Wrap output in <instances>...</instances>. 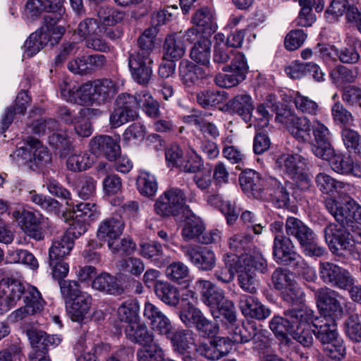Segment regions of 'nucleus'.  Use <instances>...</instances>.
<instances>
[{
  "mask_svg": "<svg viewBox=\"0 0 361 361\" xmlns=\"http://www.w3.org/2000/svg\"><path fill=\"white\" fill-rule=\"evenodd\" d=\"M66 310L73 322H81L89 312L92 305V297L87 293L79 295L71 300H66Z\"/></svg>",
  "mask_w": 361,
  "mask_h": 361,
  "instance_id": "obj_27",
  "label": "nucleus"
},
{
  "mask_svg": "<svg viewBox=\"0 0 361 361\" xmlns=\"http://www.w3.org/2000/svg\"><path fill=\"white\" fill-rule=\"evenodd\" d=\"M185 202L183 191L173 188L166 190L156 200L154 210L161 216H177L183 209Z\"/></svg>",
  "mask_w": 361,
  "mask_h": 361,
  "instance_id": "obj_8",
  "label": "nucleus"
},
{
  "mask_svg": "<svg viewBox=\"0 0 361 361\" xmlns=\"http://www.w3.org/2000/svg\"><path fill=\"white\" fill-rule=\"evenodd\" d=\"M93 158L86 152L73 154L67 159V168L74 172L85 171L93 164Z\"/></svg>",
  "mask_w": 361,
  "mask_h": 361,
  "instance_id": "obj_57",
  "label": "nucleus"
},
{
  "mask_svg": "<svg viewBox=\"0 0 361 361\" xmlns=\"http://www.w3.org/2000/svg\"><path fill=\"white\" fill-rule=\"evenodd\" d=\"M140 253L158 267H164L170 262V258L164 253L161 244L157 241L142 243Z\"/></svg>",
  "mask_w": 361,
  "mask_h": 361,
  "instance_id": "obj_29",
  "label": "nucleus"
},
{
  "mask_svg": "<svg viewBox=\"0 0 361 361\" xmlns=\"http://www.w3.org/2000/svg\"><path fill=\"white\" fill-rule=\"evenodd\" d=\"M315 183L320 192L329 195L340 193L347 183L338 181L325 173H319L315 177Z\"/></svg>",
  "mask_w": 361,
  "mask_h": 361,
  "instance_id": "obj_39",
  "label": "nucleus"
},
{
  "mask_svg": "<svg viewBox=\"0 0 361 361\" xmlns=\"http://www.w3.org/2000/svg\"><path fill=\"white\" fill-rule=\"evenodd\" d=\"M91 152L98 157H103L109 161L116 160L121 154L119 136L97 135L90 141Z\"/></svg>",
  "mask_w": 361,
  "mask_h": 361,
  "instance_id": "obj_13",
  "label": "nucleus"
},
{
  "mask_svg": "<svg viewBox=\"0 0 361 361\" xmlns=\"http://www.w3.org/2000/svg\"><path fill=\"white\" fill-rule=\"evenodd\" d=\"M192 23L197 26L202 27V32L208 34L214 33L217 28L214 13L207 7H202L197 10L192 17Z\"/></svg>",
  "mask_w": 361,
  "mask_h": 361,
  "instance_id": "obj_43",
  "label": "nucleus"
},
{
  "mask_svg": "<svg viewBox=\"0 0 361 361\" xmlns=\"http://www.w3.org/2000/svg\"><path fill=\"white\" fill-rule=\"evenodd\" d=\"M258 330L255 323L247 322L242 326L236 324L228 334L233 336L235 343H245L252 341Z\"/></svg>",
  "mask_w": 361,
  "mask_h": 361,
  "instance_id": "obj_49",
  "label": "nucleus"
},
{
  "mask_svg": "<svg viewBox=\"0 0 361 361\" xmlns=\"http://www.w3.org/2000/svg\"><path fill=\"white\" fill-rule=\"evenodd\" d=\"M237 260L241 267V271L248 270L251 272L257 271L262 274L268 271L267 259L259 252H257L254 255L242 253L240 255H237Z\"/></svg>",
  "mask_w": 361,
  "mask_h": 361,
  "instance_id": "obj_36",
  "label": "nucleus"
},
{
  "mask_svg": "<svg viewBox=\"0 0 361 361\" xmlns=\"http://www.w3.org/2000/svg\"><path fill=\"white\" fill-rule=\"evenodd\" d=\"M50 34L42 29L32 33L24 44L25 54L28 57L37 54L49 41Z\"/></svg>",
  "mask_w": 361,
  "mask_h": 361,
  "instance_id": "obj_41",
  "label": "nucleus"
},
{
  "mask_svg": "<svg viewBox=\"0 0 361 361\" xmlns=\"http://www.w3.org/2000/svg\"><path fill=\"white\" fill-rule=\"evenodd\" d=\"M124 226V221L120 216L108 217L99 224L97 238L101 243L108 245L121 235Z\"/></svg>",
  "mask_w": 361,
  "mask_h": 361,
  "instance_id": "obj_23",
  "label": "nucleus"
},
{
  "mask_svg": "<svg viewBox=\"0 0 361 361\" xmlns=\"http://www.w3.org/2000/svg\"><path fill=\"white\" fill-rule=\"evenodd\" d=\"M140 193L145 197H151L155 195L158 184L155 176L147 171H140L136 181Z\"/></svg>",
  "mask_w": 361,
  "mask_h": 361,
  "instance_id": "obj_47",
  "label": "nucleus"
},
{
  "mask_svg": "<svg viewBox=\"0 0 361 361\" xmlns=\"http://www.w3.org/2000/svg\"><path fill=\"white\" fill-rule=\"evenodd\" d=\"M184 257L198 269L210 271L216 266L215 254L207 247L185 245L180 248Z\"/></svg>",
  "mask_w": 361,
  "mask_h": 361,
  "instance_id": "obj_15",
  "label": "nucleus"
},
{
  "mask_svg": "<svg viewBox=\"0 0 361 361\" xmlns=\"http://www.w3.org/2000/svg\"><path fill=\"white\" fill-rule=\"evenodd\" d=\"M28 287L25 288L21 282L12 280L0 282V312H4L15 305L22 295L26 297Z\"/></svg>",
  "mask_w": 361,
  "mask_h": 361,
  "instance_id": "obj_16",
  "label": "nucleus"
},
{
  "mask_svg": "<svg viewBox=\"0 0 361 361\" xmlns=\"http://www.w3.org/2000/svg\"><path fill=\"white\" fill-rule=\"evenodd\" d=\"M92 286L95 290L110 295H119L123 293V288L118 283L116 278L105 272L94 279Z\"/></svg>",
  "mask_w": 361,
  "mask_h": 361,
  "instance_id": "obj_37",
  "label": "nucleus"
},
{
  "mask_svg": "<svg viewBox=\"0 0 361 361\" xmlns=\"http://www.w3.org/2000/svg\"><path fill=\"white\" fill-rule=\"evenodd\" d=\"M312 123L305 116H297L287 128L290 134L299 142L312 140L311 127Z\"/></svg>",
  "mask_w": 361,
  "mask_h": 361,
  "instance_id": "obj_33",
  "label": "nucleus"
},
{
  "mask_svg": "<svg viewBox=\"0 0 361 361\" xmlns=\"http://www.w3.org/2000/svg\"><path fill=\"white\" fill-rule=\"evenodd\" d=\"M106 63V59L102 54L82 56L71 61L68 64V68L75 74L86 75L102 68Z\"/></svg>",
  "mask_w": 361,
  "mask_h": 361,
  "instance_id": "obj_21",
  "label": "nucleus"
},
{
  "mask_svg": "<svg viewBox=\"0 0 361 361\" xmlns=\"http://www.w3.org/2000/svg\"><path fill=\"white\" fill-rule=\"evenodd\" d=\"M73 207V212L75 219H80L82 221H91L97 216V206L94 203L81 202L76 205L68 204Z\"/></svg>",
  "mask_w": 361,
  "mask_h": 361,
  "instance_id": "obj_61",
  "label": "nucleus"
},
{
  "mask_svg": "<svg viewBox=\"0 0 361 361\" xmlns=\"http://www.w3.org/2000/svg\"><path fill=\"white\" fill-rule=\"evenodd\" d=\"M317 305L322 311L324 320L336 321L343 314V308L338 300V294L334 290L324 287L319 288L314 293Z\"/></svg>",
  "mask_w": 361,
  "mask_h": 361,
  "instance_id": "obj_12",
  "label": "nucleus"
},
{
  "mask_svg": "<svg viewBox=\"0 0 361 361\" xmlns=\"http://www.w3.org/2000/svg\"><path fill=\"white\" fill-rule=\"evenodd\" d=\"M125 334L131 342L140 345L149 344L153 341V335L149 331L147 326L140 320L128 324Z\"/></svg>",
  "mask_w": 361,
  "mask_h": 361,
  "instance_id": "obj_32",
  "label": "nucleus"
},
{
  "mask_svg": "<svg viewBox=\"0 0 361 361\" xmlns=\"http://www.w3.org/2000/svg\"><path fill=\"white\" fill-rule=\"evenodd\" d=\"M305 293L295 281L283 290L281 298L290 306L302 305L305 302Z\"/></svg>",
  "mask_w": 361,
  "mask_h": 361,
  "instance_id": "obj_58",
  "label": "nucleus"
},
{
  "mask_svg": "<svg viewBox=\"0 0 361 361\" xmlns=\"http://www.w3.org/2000/svg\"><path fill=\"white\" fill-rule=\"evenodd\" d=\"M28 146L32 149V162L37 167H41L49 163L51 160V154L47 149L41 142L36 138L27 137Z\"/></svg>",
  "mask_w": 361,
  "mask_h": 361,
  "instance_id": "obj_50",
  "label": "nucleus"
},
{
  "mask_svg": "<svg viewBox=\"0 0 361 361\" xmlns=\"http://www.w3.org/2000/svg\"><path fill=\"white\" fill-rule=\"evenodd\" d=\"M272 250L273 259L279 265L298 267L304 264L291 239L283 234L275 235Z\"/></svg>",
  "mask_w": 361,
  "mask_h": 361,
  "instance_id": "obj_4",
  "label": "nucleus"
},
{
  "mask_svg": "<svg viewBox=\"0 0 361 361\" xmlns=\"http://www.w3.org/2000/svg\"><path fill=\"white\" fill-rule=\"evenodd\" d=\"M238 307L245 317L264 320L271 314V310L264 305L254 294H241L238 300Z\"/></svg>",
  "mask_w": 361,
  "mask_h": 361,
  "instance_id": "obj_18",
  "label": "nucleus"
},
{
  "mask_svg": "<svg viewBox=\"0 0 361 361\" xmlns=\"http://www.w3.org/2000/svg\"><path fill=\"white\" fill-rule=\"evenodd\" d=\"M178 71L180 80L183 85L188 87L200 85L202 80L205 79L207 75L202 68L188 61H182L180 63Z\"/></svg>",
  "mask_w": 361,
  "mask_h": 361,
  "instance_id": "obj_28",
  "label": "nucleus"
},
{
  "mask_svg": "<svg viewBox=\"0 0 361 361\" xmlns=\"http://www.w3.org/2000/svg\"><path fill=\"white\" fill-rule=\"evenodd\" d=\"M266 198L277 208H288L290 203V191L287 185H283L276 178L269 177Z\"/></svg>",
  "mask_w": 361,
  "mask_h": 361,
  "instance_id": "obj_24",
  "label": "nucleus"
},
{
  "mask_svg": "<svg viewBox=\"0 0 361 361\" xmlns=\"http://www.w3.org/2000/svg\"><path fill=\"white\" fill-rule=\"evenodd\" d=\"M299 308H291L284 312V316L287 317L295 329L309 326L312 322L314 312L302 305Z\"/></svg>",
  "mask_w": 361,
  "mask_h": 361,
  "instance_id": "obj_30",
  "label": "nucleus"
},
{
  "mask_svg": "<svg viewBox=\"0 0 361 361\" xmlns=\"http://www.w3.org/2000/svg\"><path fill=\"white\" fill-rule=\"evenodd\" d=\"M90 88L89 83H85L75 90V86L72 87L71 84L67 80H63L59 84V90L61 97L66 101L78 104L82 106L85 103L82 99V92H87Z\"/></svg>",
  "mask_w": 361,
  "mask_h": 361,
  "instance_id": "obj_44",
  "label": "nucleus"
},
{
  "mask_svg": "<svg viewBox=\"0 0 361 361\" xmlns=\"http://www.w3.org/2000/svg\"><path fill=\"white\" fill-rule=\"evenodd\" d=\"M74 241L64 233L59 239L54 240L49 248V259H63L70 254L73 247Z\"/></svg>",
  "mask_w": 361,
  "mask_h": 361,
  "instance_id": "obj_48",
  "label": "nucleus"
},
{
  "mask_svg": "<svg viewBox=\"0 0 361 361\" xmlns=\"http://www.w3.org/2000/svg\"><path fill=\"white\" fill-rule=\"evenodd\" d=\"M248 64L242 52L235 54L229 66H223L225 73H218L214 78L215 84L223 88H231L243 82L248 72Z\"/></svg>",
  "mask_w": 361,
  "mask_h": 361,
  "instance_id": "obj_3",
  "label": "nucleus"
},
{
  "mask_svg": "<svg viewBox=\"0 0 361 361\" xmlns=\"http://www.w3.org/2000/svg\"><path fill=\"white\" fill-rule=\"evenodd\" d=\"M219 315L222 317V328H224L227 331L234 328L237 324L236 314L233 303L227 300L222 305L216 309Z\"/></svg>",
  "mask_w": 361,
  "mask_h": 361,
  "instance_id": "obj_56",
  "label": "nucleus"
},
{
  "mask_svg": "<svg viewBox=\"0 0 361 361\" xmlns=\"http://www.w3.org/2000/svg\"><path fill=\"white\" fill-rule=\"evenodd\" d=\"M138 106L150 118H158L160 114L159 104L147 92L138 93Z\"/></svg>",
  "mask_w": 361,
  "mask_h": 361,
  "instance_id": "obj_53",
  "label": "nucleus"
},
{
  "mask_svg": "<svg viewBox=\"0 0 361 361\" xmlns=\"http://www.w3.org/2000/svg\"><path fill=\"white\" fill-rule=\"evenodd\" d=\"M269 177L262 176L255 170L247 169L240 173L239 182L242 190L248 197L264 200L267 196Z\"/></svg>",
  "mask_w": 361,
  "mask_h": 361,
  "instance_id": "obj_11",
  "label": "nucleus"
},
{
  "mask_svg": "<svg viewBox=\"0 0 361 361\" xmlns=\"http://www.w3.org/2000/svg\"><path fill=\"white\" fill-rule=\"evenodd\" d=\"M238 52L231 50L223 42H216L214 46L212 62L216 68L223 69V66H229L227 63L231 61L235 54Z\"/></svg>",
  "mask_w": 361,
  "mask_h": 361,
  "instance_id": "obj_51",
  "label": "nucleus"
},
{
  "mask_svg": "<svg viewBox=\"0 0 361 361\" xmlns=\"http://www.w3.org/2000/svg\"><path fill=\"white\" fill-rule=\"evenodd\" d=\"M294 104L297 110L304 114L316 116L319 111V106L315 101L302 95L299 92L295 94Z\"/></svg>",
  "mask_w": 361,
  "mask_h": 361,
  "instance_id": "obj_60",
  "label": "nucleus"
},
{
  "mask_svg": "<svg viewBox=\"0 0 361 361\" xmlns=\"http://www.w3.org/2000/svg\"><path fill=\"white\" fill-rule=\"evenodd\" d=\"M140 306L137 300H130L123 302L118 309V315L121 321L130 324L140 320Z\"/></svg>",
  "mask_w": 361,
  "mask_h": 361,
  "instance_id": "obj_52",
  "label": "nucleus"
},
{
  "mask_svg": "<svg viewBox=\"0 0 361 361\" xmlns=\"http://www.w3.org/2000/svg\"><path fill=\"white\" fill-rule=\"evenodd\" d=\"M286 236L293 238L299 244L306 257L319 258L327 254L326 249L317 242V237L312 228L302 220L289 216L285 224Z\"/></svg>",
  "mask_w": 361,
  "mask_h": 361,
  "instance_id": "obj_2",
  "label": "nucleus"
},
{
  "mask_svg": "<svg viewBox=\"0 0 361 361\" xmlns=\"http://www.w3.org/2000/svg\"><path fill=\"white\" fill-rule=\"evenodd\" d=\"M319 274L323 282L341 289L348 288L354 281L348 271L329 262L319 263Z\"/></svg>",
  "mask_w": 361,
  "mask_h": 361,
  "instance_id": "obj_10",
  "label": "nucleus"
},
{
  "mask_svg": "<svg viewBox=\"0 0 361 361\" xmlns=\"http://www.w3.org/2000/svg\"><path fill=\"white\" fill-rule=\"evenodd\" d=\"M195 288L200 293L202 302L211 309H217L227 300L224 290L209 281L197 280Z\"/></svg>",
  "mask_w": 361,
  "mask_h": 361,
  "instance_id": "obj_20",
  "label": "nucleus"
},
{
  "mask_svg": "<svg viewBox=\"0 0 361 361\" xmlns=\"http://www.w3.org/2000/svg\"><path fill=\"white\" fill-rule=\"evenodd\" d=\"M224 261V266L219 267L215 271L214 276L221 283H229L234 279L235 273L241 271V267L237 260V255H226Z\"/></svg>",
  "mask_w": 361,
  "mask_h": 361,
  "instance_id": "obj_35",
  "label": "nucleus"
},
{
  "mask_svg": "<svg viewBox=\"0 0 361 361\" xmlns=\"http://www.w3.org/2000/svg\"><path fill=\"white\" fill-rule=\"evenodd\" d=\"M8 257L13 263H21L26 265L32 270L38 268L39 264L35 257L26 250L16 249L8 252Z\"/></svg>",
  "mask_w": 361,
  "mask_h": 361,
  "instance_id": "obj_59",
  "label": "nucleus"
},
{
  "mask_svg": "<svg viewBox=\"0 0 361 361\" xmlns=\"http://www.w3.org/2000/svg\"><path fill=\"white\" fill-rule=\"evenodd\" d=\"M164 59L174 61L181 59L185 53L181 36L176 33L168 35L164 41Z\"/></svg>",
  "mask_w": 361,
  "mask_h": 361,
  "instance_id": "obj_34",
  "label": "nucleus"
},
{
  "mask_svg": "<svg viewBox=\"0 0 361 361\" xmlns=\"http://www.w3.org/2000/svg\"><path fill=\"white\" fill-rule=\"evenodd\" d=\"M142 345L137 352L138 361H163L164 351L157 343L152 341Z\"/></svg>",
  "mask_w": 361,
  "mask_h": 361,
  "instance_id": "obj_55",
  "label": "nucleus"
},
{
  "mask_svg": "<svg viewBox=\"0 0 361 361\" xmlns=\"http://www.w3.org/2000/svg\"><path fill=\"white\" fill-rule=\"evenodd\" d=\"M143 315L151 328L159 334H167L172 330L169 319L153 303H145Z\"/></svg>",
  "mask_w": 361,
  "mask_h": 361,
  "instance_id": "obj_22",
  "label": "nucleus"
},
{
  "mask_svg": "<svg viewBox=\"0 0 361 361\" xmlns=\"http://www.w3.org/2000/svg\"><path fill=\"white\" fill-rule=\"evenodd\" d=\"M311 131L314 136L312 151L315 156L319 157L329 154L332 148L330 142V131L320 121L313 120Z\"/></svg>",
  "mask_w": 361,
  "mask_h": 361,
  "instance_id": "obj_19",
  "label": "nucleus"
},
{
  "mask_svg": "<svg viewBox=\"0 0 361 361\" xmlns=\"http://www.w3.org/2000/svg\"><path fill=\"white\" fill-rule=\"evenodd\" d=\"M226 106L228 111L239 116L245 123L251 121L254 102L250 94H237L227 102Z\"/></svg>",
  "mask_w": 361,
  "mask_h": 361,
  "instance_id": "obj_25",
  "label": "nucleus"
},
{
  "mask_svg": "<svg viewBox=\"0 0 361 361\" xmlns=\"http://www.w3.org/2000/svg\"><path fill=\"white\" fill-rule=\"evenodd\" d=\"M324 160L328 161L331 169L336 173L348 176L353 158L343 153H336L332 147L329 154L320 156Z\"/></svg>",
  "mask_w": 361,
  "mask_h": 361,
  "instance_id": "obj_31",
  "label": "nucleus"
},
{
  "mask_svg": "<svg viewBox=\"0 0 361 361\" xmlns=\"http://www.w3.org/2000/svg\"><path fill=\"white\" fill-rule=\"evenodd\" d=\"M170 341L172 350L179 356L182 361H197L192 356V346L195 347L196 335L189 329H178L175 331H169L164 334Z\"/></svg>",
  "mask_w": 361,
  "mask_h": 361,
  "instance_id": "obj_7",
  "label": "nucleus"
},
{
  "mask_svg": "<svg viewBox=\"0 0 361 361\" xmlns=\"http://www.w3.org/2000/svg\"><path fill=\"white\" fill-rule=\"evenodd\" d=\"M269 328L278 339L286 343L290 341L288 335H293L295 331L292 323L287 317L274 316L269 322Z\"/></svg>",
  "mask_w": 361,
  "mask_h": 361,
  "instance_id": "obj_40",
  "label": "nucleus"
},
{
  "mask_svg": "<svg viewBox=\"0 0 361 361\" xmlns=\"http://www.w3.org/2000/svg\"><path fill=\"white\" fill-rule=\"evenodd\" d=\"M325 207L341 226L350 227L361 221V207L354 201L338 202L334 198L324 200Z\"/></svg>",
  "mask_w": 361,
  "mask_h": 361,
  "instance_id": "obj_5",
  "label": "nucleus"
},
{
  "mask_svg": "<svg viewBox=\"0 0 361 361\" xmlns=\"http://www.w3.org/2000/svg\"><path fill=\"white\" fill-rule=\"evenodd\" d=\"M157 298L170 307H176L180 301L178 288L166 281H159L155 286Z\"/></svg>",
  "mask_w": 361,
  "mask_h": 361,
  "instance_id": "obj_38",
  "label": "nucleus"
},
{
  "mask_svg": "<svg viewBox=\"0 0 361 361\" xmlns=\"http://www.w3.org/2000/svg\"><path fill=\"white\" fill-rule=\"evenodd\" d=\"M228 245L231 250L234 252L235 255H240L242 253H246L252 245V238L247 233H237L230 238L228 240Z\"/></svg>",
  "mask_w": 361,
  "mask_h": 361,
  "instance_id": "obj_63",
  "label": "nucleus"
},
{
  "mask_svg": "<svg viewBox=\"0 0 361 361\" xmlns=\"http://www.w3.org/2000/svg\"><path fill=\"white\" fill-rule=\"evenodd\" d=\"M25 305L13 312L9 319L13 322L25 317L39 313L44 308V301L39 291L34 286H29L26 297H24Z\"/></svg>",
  "mask_w": 361,
  "mask_h": 361,
  "instance_id": "obj_17",
  "label": "nucleus"
},
{
  "mask_svg": "<svg viewBox=\"0 0 361 361\" xmlns=\"http://www.w3.org/2000/svg\"><path fill=\"white\" fill-rule=\"evenodd\" d=\"M322 324L319 326L314 325L316 331L315 338L324 346L330 342H333L340 336L337 331V324L334 321H329V319L322 321Z\"/></svg>",
  "mask_w": 361,
  "mask_h": 361,
  "instance_id": "obj_42",
  "label": "nucleus"
},
{
  "mask_svg": "<svg viewBox=\"0 0 361 361\" xmlns=\"http://www.w3.org/2000/svg\"><path fill=\"white\" fill-rule=\"evenodd\" d=\"M48 140L60 157H67L73 150L72 140L65 132H55L49 136Z\"/></svg>",
  "mask_w": 361,
  "mask_h": 361,
  "instance_id": "obj_45",
  "label": "nucleus"
},
{
  "mask_svg": "<svg viewBox=\"0 0 361 361\" xmlns=\"http://www.w3.org/2000/svg\"><path fill=\"white\" fill-rule=\"evenodd\" d=\"M32 350L29 354L30 361H51L48 354L50 346L56 347L61 342L56 335H48L46 332L31 330L27 332Z\"/></svg>",
  "mask_w": 361,
  "mask_h": 361,
  "instance_id": "obj_6",
  "label": "nucleus"
},
{
  "mask_svg": "<svg viewBox=\"0 0 361 361\" xmlns=\"http://www.w3.org/2000/svg\"><path fill=\"white\" fill-rule=\"evenodd\" d=\"M108 247L114 255H129L136 249V244L130 238H117L108 244Z\"/></svg>",
  "mask_w": 361,
  "mask_h": 361,
  "instance_id": "obj_62",
  "label": "nucleus"
},
{
  "mask_svg": "<svg viewBox=\"0 0 361 361\" xmlns=\"http://www.w3.org/2000/svg\"><path fill=\"white\" fill-rule=\"evenodd\" d=\"M157 31L154 27L146 29L137 39V49L128 53V68L133 79L140 85L149 83L152 75V54L155 47Z\"/></svg>",
  "mask_w": 361,
  "mask_h": 361,
  "instance_id": "obj_1",
  "label": "nucleus"
},
{
  "mask_svg": "<svg viewBox=\"0 0 361 361\" xmlns=\"http://www.w3.org/2000/svg\"><path fill=\"white\" fill-rule=\"evenodd\" d=\"M183 225L181 231L183 238L186 240H197L204 231V225L202 219L195 215L188 207L183 211Z\"/></svg>",
  "mask_w": 361,
  "mask_h": 361,
  "instance_id": "obj_26",
  "label": "nucleus"
},
{
  "mask_svg": "<svg viewBox=\"0 0 361 361\" xmlns=\"http://www.w3.org/2000/svg\"><path fill=\"white\" fill-rule=\"evenodd\" d=\"M324 235L325 241L333 254L339 255L344 250H350L348 228L330 223L324 228Z\"/></svg>",
  "mask_w": 361,
  "mask_h": 361,
  "instance_id": "obj_14",
  "label": "nucleus"
},
{
  "mask_svg": "<svg viewBox=\"0 0 361 361\" xmlns=\"http://www.w3.org/2000/svg\"><path fill=\"white\" fill-rule=\"evenodd\" d=\"M224 93L214 90H204L196 94V101L202 107L209 109L223 102Z\"/></svg>",
  "mask_w": 361,
  "mask_h": 361,
  "instance_id": "obj_54",
  "label": "nucleus"
},
{
  "mask_svg": "<svg viewBox=\"0 0 361 361\" xmlns=\"http://www.w3.org/2000/svg\"><path fill=\"white\" fill-rule=\"evenodd\" d=\"M119 270L135 276H139L145 270L142 260L138 257H129L119 261Z\"/></svg>",
  "mask_w": 361,
  "mask_h": 361,
  "instance_id": "obj_64",
  "label": "nucleus"
},
{
  "mask_svg": "<svg viewBox=\"0 0 361 361\" xmlns=\"http://www.w3.org/2000/svg\"><path fill=\"white\" fill-rule=\"evenodd\" d=\"M90 88L87 92H82V99L85 103L82 106H89L93 103L104 104L111 99L118 90L116 85L110 79H99L89 84Z\"/></svg>",
  "mask_w": 361,
  "mask_h": 361,
  "instance_id": "obj_9",
  "label": "nucleus"
},
{
  "mask_svg": "<svg viewBox=\"0 0 361 361\" xmlns=\"http://www.w3.org/2000/svg\"><path fill=\"white\" fill-rule=\"evenodd\" d=\"M210 49L211 42L207 39H203L195 43L191 49L190 58L197 63L213 68L210 64Z\"/></svg>",
  "mask_w": 361,
  "mask_h": 361,
  "instance_id": "obj_46",
  "label": "nucleus"
}]
</instances>
